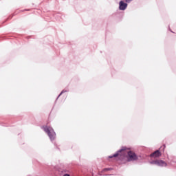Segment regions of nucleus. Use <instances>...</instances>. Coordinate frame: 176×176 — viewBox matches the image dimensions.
Segmentation results:
<instances>
[{
	"instance_id": "f257e3e1",
	"label": "nucleus",
	"mask_w": 176,
	"mask_h": 176,
	"mask_svg": "<svg viewBox=\"0 0 176 176\" xmlns=\"http://www.w3.org/2000/svg\"><path fill=\"white\" fill-rule=\"evenodd\" d=\"M112 157H119L120 160H124L126 158L127 162H135L138 160V156H137L135 153L126 148H122L113 156H109L110 159H112Z\"/></svg>"
},
{
	"instance_id": "f03ea898",
	"label": "nucleus",
	"mask_w": 176,
	"mask_h": 176,
	"mask_svg": "<svg viewBox=\"0 0 176 176\" xmlns=\"http://www.w3.org/2000/svg\"><path fill=\"white\" fill-rule=\"evenodd\" d=\"M43 129L45 133H47L48 137H50V140L53 141V140L56 139V132L53 130L52 126H44Z\"/></svg>"
},
{
	"instance_id": "7ed1b4c3",
	"label": "nucleus",
	"mask_w": 176,
	"mask_h": 176,
	"mask_svg": "<svg viewBox=\"0 0 176 176\" xmlns=\"http://www.w3.org/2000/svg\"><path fill=\"white\" fill-rule=\"evenodd\" d=\"M152 163L153 164H156L157 166H160L161 167H164L167 166V164H166V162L162 160H155Z\"/></svg>"
},
{
	"instance_id": "20e7f679",
	"label": "nucleus",
	"mask_w": 176,
	"mask_h": 176,
	"mask_svg": "<svg viewBox=\"0 0 176 176\" xmlns=\"http://www.w3.org/2000/svg\"><path fill=\"white\" fill-rule=\"evenodd\" d=\"M119 5L120 10H126V9L127 8V3H124L123 1H120Z\"/></svg>"
},
{
	"instance_id": "39448f33",
	"label": "nucleus",
	"mask_w": 176,
	"mask_h": 176,
	"mask_svg": "<svg viewBox=\"0 0 176 176\" xmlns=\"http://www.w3.org/2000/svg\"><path fill=\"white\" fill-rule=\"evenodd\" d=\"M150 156L151 157H160V156H162V153H160V151L157 150L151 153Z\"/></svg>"
},
{
	"instance_id": "423d86ee",
	"label": "nucleus",
	"mask_w": 176,
	"mask_h": 176,
	"mask_svg": "<svg viewBox=\"0 0 176 176\" xmlns=\"http://www.w3.org/2000/svg\"><path fill=\"white\" fill-rule=\"evenodd\" d=\"M109 170H111V168H107L102 170V173H105V171H109Z\"/></svg>"
},
{
	"instance_id": "0eeeda50",
	"label": "nucleus",
	"mask_w": 176,
	"mask_h": 176,
	"mask_svg": "<svg viewBox=\"0 0 176 176\" xmlns=\"http://www.w3.org/2000/svg\"><path fill=\"white\" fill-rule=\"evenodd\" d=\"M131 1H133V0H125V1H126L127 3H130V2H131Z\"/></svg>"
},
{
	"instance_id": "6e6552de",
	"label": "nucleus",
	"mask_w": 176,
	"mask_h": 176,
	"mask_svg": "<svg viewBox=\"0 0 176 176\" xmlns=\"http://www.w3.org/2000/svg\"><path fill=\"white\" fill-rule=\"evenodd\" d=\"M25 10H23V12H25Z\"/></svg>"
},
{
	"instance_id": "1a4fd4ad",
	"label": "nucleus",
	"mask_w": 176,
	"mask_h": 176,
	"mask_svg": "<svg viewBox=\"0 0 176 176\" xmlns=\"http://www.w3.org/2000/svg\"><path fill=\"white\" fill-rule=\"evenodd\" d=\"M63 93H64V91H63L60 93V94H63Z\"/></svg>"
},
{
	"instance_id": "9d476101",
	"label": "nucleus",
	"mask_w": 176,
	"mask_h": 176,
	"mask_svg": "<svg viewBox=\"0 0 176 176\" xmlns=\"http://www.w3.org/2000/svg\"><path fill=\"white\" fill-rule=\"evenodd\" d=\"M164 148H166V146H165V145H164Z\"/></svg>"
}]
</instances>
